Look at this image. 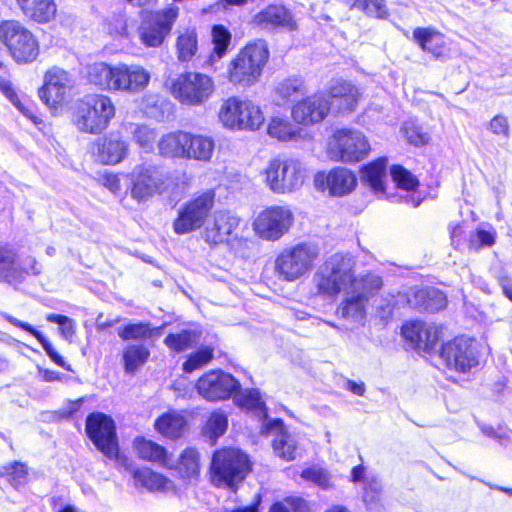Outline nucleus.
Masks as SVG:
<instances>
[{"instance_id": "nucleus-9", "label": "nucleus", "mask_w": 512, "mask_h": 512, "mask_svg": "<svg viewBox=\"0 0 512 512\" xmlns=\"http://www.w3.org/2000/svg\"><path fill=\"white\" fill-rule=\"evenodd\" d=\"M250 470L246 454L237 449L217 451L212 458L211 480L215 486L236 490Z\"/></svg>"}, {"instance_id": "nucleus-36", "label": "nucleus", "mask_w": 512, "mask_h": 512, "mask_svg": "<svg viewBox=\"0 0 512 512\" xmlns=\"http://www.w3.org/2000/svg\"><path fill=\"white\" fill-rule=\"evenodd\" d=\"M132 475L137 484L150 491L169 492L174 491L175 489L172 480L160 473L152 471L149 468L135 469L133 470Z\"/></svg>"}, {"instance_id": "nucleus-28", "label": "nucleus", "mask_w": 512, "mask_h": 512, "mask_svg": "<svg viewBox=\"0 0 512 512\" xmlns=\"http://www.w3.org/2000/svg\"><path fill=\"white\" fill-rule=\"evenodd\" d=\"M253 23L266 30H294L297 26L292 13L282 5L267 6L253 17Z\"/></svg>"}, {"instance_id": "nucleus-37", "label": "nucleus", "mask_w": 512, "mask_h": 512, "mask_svg": "<svg viewBox=\"0 0 512 512\" xmlns=\"http://www.w3.org/2000/svg\"><path fill=\"white\" fill-rule=\"evenodd\" d=\"M150 357L149 348L143 343L127 344L122 350L123 368L126 374H134Z\"/></svg>"}, {"instance_id": "nucleus-40", "label": "nucleus", "mask_w": 512, "mask_h": 512, "mask_svg": "<svg viewBox=\"0 0 512 512\" xmlns=\"http://www.w3.org/2000/svg\"><path fill=\"white\" fill-rule=\"evenodd\" d=\"M175 469L178 475L187 481L194 480L198 477L200 471V463H199V454L193 448L185 449L174 466L172 464V468Z\"/></svg>"}, {"instance_id": "nucleus-12", "label": "nucleus", "mask_w": 512, "mask_h": 512, "mask_svg": "<svg viewBox=\"0 0 512 512\" xmlns=\"http://www.w3.org/2000/svg\"><path fill=\"white\" fill-rule=\"evenodd\" d=\"M0 40L19 63L32 62L39 54L37 40L19 21H3L0 24Z\"/></svg>"}, {"instance_id": "nucleus-13", "label": "nucleus", "mask_w": 512, "mask_h": 512, "mask_svg": "<svg viewBox=\"0 0 512 512\" xmlns=\"http://www.w3.org/2000/svg\"><path fill=\"white\" fill-rule=\"evenodd\" d=\"M177 17V7H169L162 11L142 12V21L138 28L141 43L146 47H160L170 34Z\"/></svg>"}, {"instance_id": "nucleus-21", "label": "nucleus", "mask_w": 512, "mask_h": 512, "mask_svg": "<svg viewBox=\"0 0 512 512\" xmlns=\"http://www.w3.org/2000/svg\"><path fill=\"white\" fill-rule=\"evenodd\" d=\"M440 357L450 369L469 371L478 365V357L472 340L456 337L442 346Z\"/></svg>"}, {"instance_id": "nucleus-41", "label": "nucleus", "mask_w": 512, "mask_h": 512, "mask_svg": "<svg viewBox=\"0 0 512 512\" xmlns=\"http://www.w3.org/2000/svg\"><path fill=\"white\" fill-rule=\"evenodd\" d=\"M175 50L177 59L181 63L189 62L198 51V37L194 29L180 32L176 38Z\"/></svg>"}, {"instance_id": "nucleus-64", "label": "nucleus", "mask_w": 512, "mask_h": 512, "mask_svg": "<svg viewBox=\"0 0 512 512\" xmlns=\"http://www.w3.org/2000/svg\"><path fill=\"white\" fill-rule=\"evenodd\" d=\"M490 130L496 135H503L507 137L509 135V124L507 118L503 115H496L490 121Z\"/></svg>"}, {"instance_id": "nucleus-31", "label": "nucleus", "mask_w": 512, "mask_h": 512, "mask_svg": "<svg viewBox=\"0 0 512 512\" xmlns=\"http://www.w3.org/2000/svg\"><path fill=\"white\" fill-rule=\"evenodd\" d=\"M413 40L425 52L431 53L434 57L440 58L444 54L446 46L444 35L430 27H418L413 31Z\"/></svg>"}, {"instance_id": "nucleus-43", "label": "nucleus", "mask_w": 512, "mask_h": 512, "mask_svg": "<svg viewBox=\"0 0 512 512\" xmlns=\"http://www.w3.org/2000/svg\"><path fill=\"white\" fill-rule=\"evenodd\" d=\"M158 331V328H153L146 322L130 323L118 330V336L124 341H141L151 338Z\"/></svg>"}, {"instance_id": "nucleus-17", "label": "nucleus", "mask_w": 512, "mask_h": 512, "mask_svg": "<svg viewBox=\"0 0 512 512\" xmlns=\"http://www.w3.org/2000/svg\"><path fill=\"white\" fill-rule=\"evenodd\" d=\"M214 200V191L207 190L185 204L173 223L175 233L187 234L199 229L212 210Z\"/></svg>"}, {"instance_id": "nucleus-30", "label": "nucleus", "mask_w": 512, "mask_h": 512, "mask_svg": "<svg viewBox=\"0 0 512 512\" xmlns=\"http://www.w3.org/2000/svg\"><path fill=\"white\" fill-rule=\"evenodd\" d=\"M23 14L37 23H47L55 18L57 6L54 0H16Z\"/></svg>"}, {"instance_id": "nucleus-56", "label": "nucleus", "mask_w": 512, "mask_h": 512, "mask_svg": "<svg viewBox=\"0 0 512 512\" xmlns=\"http://www.w3.org/2000/svg\"><path fill=\"white\" fill-rule=\"evenodd\" d=\"M46 319L51 323H57L59 325V332L61 336L69 342L72 341L76 332V324L73 319L64 315L53 313L48 314Z\"/></svg>"}, {"instance_id": "nucleus-4", "label": "nucleus", "mask_w": 512, "mask_h": 512, "mask_svg": "<svg viewBox=\"0 0 512 512\" xmlns=\"http://www.w3.org/2000/svg\"><path fill=\"white\" fill-rule=\"evenodd\" d=\"M382 285V279L378 275L360 276L356 286L345 291L344 297L336 309L337 316L357 326H364L370 300Z\"/></svg>"}, {"instance_id": "nucleus-60", "label": "nucleus", "mask_w": 512, "mask_h": 512, "mask_svg": "<svg viewBox=\"0 0 512 512\" xmlns=\"http://www.w3.org/2000/svg\"><path fill=\"white\" fill-rule=\"evenodd\" d=\"M306 506L305 500L298 497H290L283 502L273 504L269 512H304Z\"/></svg>"}, {"instance_id": "nucleus-24", "label": "nucleus", "mask_w": 512, "mask_h": 512, "mask_svg": "<svg viewBox=\"0 0 512 512\" xmlns=\"http://www.w3.org/2000/svg\"><path fill=\"white\" fill-rule=\"evenodd\" d=\"M240 219L227 211H217L203 231V239L209 245L228 243L233 247L230 238L238 228Z\"/></svg>"}, {"instance_id": "nucleus-59", "label": "nucleus", "mask_w": 512, "mask_h": 512, "mask_svg": "<svg viewBox=\"0 0 512 512\" xmlns=\"http://www.w3.org/2000/svg\"><path fill=\"white\" fill-rule=\"evenodd\" d=\"M402 130L408 142L415 146L424 145L429 141L428 134L413 123L406 122Z\"/></svg>"}, {"instance_id": "nucleus-26", "label": "nucleus", "mask_w": 512, "mask_h": 512, "mask_svg": "<svg viewBox=\"0 0 512 512\" xmlns=\"http://www.w3.org/2000/svg\"><path fill=\"white\" fill-rule=\"evenodd\" d=\"M410 307L435 312L446 306L447 300L443 292L436 288H412L405 295L398 294Z\"/></svg>"}, {"instance_id": "nucleus-14", "label": "nucleus", "mask_w": 512, "mask_h": 512, "mask_svg": "<svg viewBox=\"0 0 512 512\" xmlns=\"http://www.w3.org/2000/svg\"><path fill=\"white\" fill-rule=\"evenodd\" d=\"M129 190L131 197L137 202H144L156 193L165 189L166 174L156 165L141 164L129 174Z\"/></svg>"}, {"instance_id": "nucleus-11", "label": "nucleus", "mask_w": 512, "mask_h": 512, "mask_svg": "<svg viewBox=\"0 0 512 512\" xmlns=\"http://www.w3.org/2000/svg\"><path fill=\"white\" fill-rule=\"evenodd\" d=\"M219 120L225 128L231 130H257L264 122V115L253 101L229 97L219 110Z\"/></svg>"}, {"instance_id": "nucleus-38", "label": "nucleus", "mask_w": 512, "mask_h": 512, "mask_svg": "<svg viewBox=\"0 0 512 512\" xmlns=\"http://www.w3.org/2000/svg\"><path fill=\"white\" fill-rule=\"evenodd\" d=\"M307 92L303 80L299 78H287L278 83L274 91V101L277 105H284L294 101Z\"/></svg>"}, {"instance_id": "nucleus-23", "label": "nucleus", "mask_w": 512, "mask_h": 512, "mask_svg": "<svg viewBox=\"0 0 512 512\" xmlns=\"http://www.w3.org/2000/svg\"><path fill=\"white\" fill-rule=\"evenodd\" d=\"M330 112V102L326 94L318 92L297 102L291 111L293 120L310 126L321 123Z\"/></svg>"}, {"instance_id": "nucleus-7", "label": "nucleus", "mask_w": 512, "mask_h": 512, "mask_svg": "<svg viewBox=\"0 0 512 512\" xmlns=\"http://www.w3.org/2000/svg\"><path fill=\"white\" fill-rule=\"evenodd\" d=\"M320 255L316 244L303 242L282 250L275 259V273L278 278L294 282L307 275Z\"/></svg>"}, {"instance_id": "nucleus-22", "label": "nucleus", "mask_w": 512, "mask_h": 512, "mask_svg": "<svg viewBox=\"0 0 512 512\" xmlns=\"http://www.w3.org/2000/svg\"><path fill=\"white\" fill-rule=\"evenodd\" d=\"M326 94L330 99V109L334 108L338 114L354 112L362 98V91L351 81L342 78L332 79L327 85Z\"/></svg>"}, {"instance_id": "nucleus-10", "label": "nucleus", "mask_w": 512, "mask_h": 512, "mask_svg": "<svg viewBox=\"0 0 512 512\" xmlns=\"http://www.w3.org/2000/svg\"><path fill=\"white\" fill-rule=\"evenodd\" d=\"M370 150V143L363 132L343 128L329 138L327 156L335 162L352 164L364 160Z\"/></svg>"}, {"instance_id": "nucleus-33", "label": "nucleus", "mask_w": 512, "mask_h": 512, "mask_svg": "<svg viewBox=\"0 0 512 512\" xmlns=\"http://www.w3.org/2000/svg\"><path fill=\"white\" fill-rule=\"evenodd\" d=\"M188 140V132L175 131L167 133L159 139L158 151L165 157L186 159Z\"/></svg>"}, {"instance_id": "nucleus-46", "label": "nucleus", "mask_w": 512, "mask_h": 512, "mask_svg": "<svg viewBox=\"0 0 512 512\" xmlns=\"http://www.w3.org/2000/svg\"><path fill=\"white\" fill-rule=\"evenodd\" d=\"M213 356V348L208 346L202 347L189 355L188 359L183 363V370L187 373H191L201 369L213 359Z\"/></svg>"}, {"instance_id": "nucleus-19", "label": "nucleus", "mask_w": 512, "mask_h": 512, "mask_svg": "<svg viewBox=\"0 0 512 512\" xmlns=\"http://www.w3.org/2000/svg\"><path fill=\"white\" fill-rule=\"evenodd\" d=\"M241 388L240 382L222 370H211L201 376L196 389L207 401H221L231 398Z\"/></svg>"}, {"instance_id": "nucleus-16", "label": "nucleus", "mask_w": 512, "mask_h": 512, "mask_svg": "<svg viewBox=\"0 0 512 512\" xmlns=\"http://www.w3.org/2000/svg\"><path fill=\"white\" fill-rule=\"evenodd\" d=\"M86 433L93 444L107 458H118L116 428L113 419L101 412H93L86 419Z\"/></svg>"}, {"instance_id": "nucleus-27", "label": "nucleus", "mask_w": 512, "mask_h": 512, "mask_svg": "<svg viewBox=\"0 0 512 512\" xmlns=\"http://www.w3.org/2000/svg\"><path fill=\"white\" fill-rule=\"evenodd\" d=\"M263 428L267 434L275 437L273 440V450L278 457L285 461H291L296 458V440L287 432L282 420H269L264 423Z\"/></svg>"}, {"instance_id": "nucleus-51", "label": "nucleus", "mask_w": 512, "mask_h": 512, "mask_svg": "<svg viewBox=\"0 0 512 512\" xmlns=\"http://www.w3.org/2000/svg\"><path fill=\"white\" fill-rule=\"evenodd\" d=\"M1 316L14 326L22 328L23 330L32 334L39 341V343L41 344L42 348L45 350L48 356L56 352L53 345L43 336V334L34 329L33 326H31L30 324L20 321L7 313H1Z\"/></svg>"}, {"instance_id": "nucleus-35", "label": "nucleus", "mask_w": 512, "mask_h": 512, "mask_svg": "<svg viewBox=\"0 0 512 512\" xmlns=\"http://www.w3.org/2000/svg\"><path fill=\"white\" fill-rule=\"evenodd\" d=\"M158 433L170 439H177L183 436L187 429V421L183 415L176 411L164 413L154 423Z\"/></svg>"}, {"instance_id": "nucleus-6", "label": "nucleus", "mask_w": 512, "mask_h": 512, "mask_svg": "<svg viewBox=\"0 0 512 512\" xmlns=\"http://www.w3.org/2000/svg\"><path fill=\"white\" fill-rule=\"evenodd\" d=\"M165 86L171 96L185 106L204 105L215 92V83L211 76L186 71L166 80Z\"/></svg>"}, {"instance_id": "nucleus-15", "label": "nucleus", "mask_w": 512, "mask_h": 512, "mask_svg": "<svg viewBox=\"0 0 512 512\" xmlns=\"http://www.w3.org/2000/svg\"><path fill=\"white\" fill-rule=\"evenodd\" d=\"M293 222L294 215L288 207L273 205L257 215L253 229L260 238L277 241L290 230Z\"/></svg>"}, {"instance_id": "nucleus-2", "label": "nucleus", "mask_w": 512, "mask_h": 512, "mask_svg": "<svg viewBox=\"0 0 512 512\" xmlns=\"http://www.w3.org/2000/svg\"><path fill=\"white\" fill-rule=\"evenodd\" d=\"M356 261L350 254L336 253L330 256L313 276L317 292L327 297H335L347 291L359 277L355 275Z\"/></svg>"}, {"instance_id": "nucleus-8", "label": "nucleus", "mask_w": 512, "mask_h": 512, "mask_svg": "<svg viewBox=\"0 0 512 512\" xmlns=\"http://www.w3.org/2000/svg\"><path fill=\"white\" fill-rule=\"evenodd\" d=\"M268 57L269 51L264 41L246 45L230 63V82L243 87L253 85L261 76Z\"/></svg>"}, {"instance_id": "nucleus-58", "label": "nucleus", "mask_w": 512, "mask_h": 512, "mask_svg": "<svg viewBox=\"0 0 512 512\" xmlns=\"http://www.w3.org/2000/svg\"><path fill=\"white\" fill-rule=\"evenodd\" d=\"M439 340V332L437 327L433 325H426L424 323L423 329L421 332V338L416 344V348L422 349L424 351L432 350Z\"/></svg>"}, {"instance_id": "nucleus-55", "label": "nucleus", "mask_w": 512, "mask_h": 512, "mask_svg": "<svg viewBox=\"0 0 512 512\" xmlns=\"http://www.w3.org/2000/svg\"><path fill=\"white\" fill-rule=\"evenodd\" d=\"M495 238L496 233L494 230L477 229L469 237V249L478 251L484 247H490L495 243Z\"/></svg>"}, {"instance_id": "nucleus-63", "label": "nucleus", "mask_w": 512, "mask_h": 512, "mask_svg": "<svg viewBox=\"0 0 512 512\" xmlns=\"http://www.w3.org/2000/svg\"><path fill=\"white\" fill-rule=\"evenodd\" d=\"M423 325L424 323L422 322H409L403 325L402 327L403 337L407 341H409L414 347H416L419 338H421Z\"/></svg>"}, {"instance_id": "nucleus-39", "label": "nucleus", "mask_w": 512, "mask_h": 512, "mask_svg": "<svg viewBox=\"0 0 512 512\" xmlns=\"http://www.w3.org/2000/svg\"><path fill=\"white\" fill-rule=\"evenodd\" d=\"M387 159L381 157L372 161L362 170V179L376 193L384 192V179L386 178Z\"/></svg>"}, {"instance_id": "nucleus-34", "label": "nucleus", "mask_w": 512, "mask_h": 512, "mask_svg": "<svg viewBox=\"0 0 512 512\" xmlns=\"http://www.w3.org/2000/svg\"><path fill=\"white\" fill-rule=\"evenodd\" d=\"M186 159L209 162L215 151V141L211 136L188 133Z\"/></svg>"}, {"instance_id": "nucleus-32", "label": "nucleus", "mask_w": 512, "mask_h": 512, "mask_svg": "<svg viewBox=\"0 0 512 512\" xmlns=\"http://www.w3.org/2000/svg\"><path fill=\"white\" fill-rule=\"evenodd\" d=\"M133 447L141 459L158 463L166 468H172V460L166 449L158 443L144 437H137L134 440Z\"/></svg>"}, {"instance_id": "nucleus-20", "label": "nucleus", "mask_w": 512, "mask_h": 512, "mask_svg": "<svg viewBox=\"0 0 512 512\" xmlns=\"http://www.w3.org/2000/svg\"><path fill=\"white\" fill-rule=\"evenodd\" d=\"M73 87L72 75L68 71L54 66L45 73L43 86L39 89V96L48 107L57 108L66 101Z\"/></svg>"}, {"instance_id": "nucleus-44", "label": "nucleus", "mask_w": 512, "mask_h": 512, "mask_svg": "<svg viewBox=\"0 0 512 512\" xmlns=\"http://www.w3.org/2000/svg\"><path fill=\"white\" fill-rule=\"evenodd\" d=\"M231 40L230 32L222 25H215L212 29L213 52L209 58L210 64L221 59Z\"/></svg>"}, {"instance_id": "nucleus-49", "label": "nucleus", "mask_w": 512, "mask_h": 512, "mask_svg": "<svg viewBox=\"0 0 512 512\" xmlns=\"http://www.w3.org/2000/svg\"><path fill=\"white\" fill-rule=\"evenodd\" d=\"M351 7L376 18H385L388 15L384 0H353Z\"/></svg>"}, {"instance_id": "nucleus-1", "label": "nucleus", "mask_w": 512, "mask_h": 512, "mask_svg": "<svg viewBox=\"0 0 512 512\" xmlns=\"http://www.w3.org/2000/svg\"><path fill=\"white\" fill-rule=\"evenodd\" d=\"M150 72L139 64L96 62L88 66L87 80L97 89L107 92L136 94L150 82Z\"/></svg>"}, {"instance_id": "nucleus-42", "label": "nucleus", "mask_w": 512, "mask_h": 512, "mask_svg": "<svg viewBox=\"0 0 512 512\" xmlns=\"http://www.w3.org/2000/svg\"><path fill=\"white\" fill-rule=\"evenodd\" d=\"M267 132L269 136L279 141H290L300 134V129L288 119L273 117L268 123Z\"/></svg>"}, {"instance_id": "nucleus-29", "label": "nucleus", "mask_w": 512, "mask_h": 512, "mask_svg": "<svg viewBox=\"0 0 512 512\" xmlns=\"http://www.w3.org/2000/svg\"><path fill=\"white\" fill-rule=\"evenodd\" d=\"M326 181L329 193L333 196H343L352 192L357 184L355 174L347 168L337 167L327 175L318 174L316 182Z\"/></svg>"}, {"instance_id": "nucleus-48", "label": "nucleus", "mask_w": 512, "mask_h": 512, "mask_svg": "<svg viewBox=\"0 0 512 512\" xmlns=\"http://www.w3.org/2000/svg\"><path fill=\"white\" fill-rule=\"evenodd\" d=\"M392 180L398 188L403 190H414L418 185V179L407 169L400 165H394L390 169Z\"/></svg>"}, {"instance_id": "nucleus-61", "label": "nucleus", "mask_w": 512, "mask_h": 512, "mask_svg": "<svg viewBox=\"0 0 512 512\" xmlns=\"http://www.w3.org/2000/svg\"><path fill=\"white\" fill-rule=\"evenodd\" d=\"M5 474L9 476V480L14 486L23 484L28 475L27 467L24 463L13 462L9 466L3 467Z\"/></svg>"}, {"instance_id": "nucleus-52", "label": "nucleus", "mask_w": 512, "mask_h": 512, "mask_svg": "<svg viewBox=\"0 0 512 512\" xmlns=\"http://www.w3.org/2000/svg\"><path fill=\"white\" fill-rule=\"evenodd\" d=\"M133 140L145 151H151L156 139V132L145 125H131Z\"/></svg>"}, {"instance_id": "nucleus-62", "label": "nucleus", "mask_w": 512, "mask_h": 512, "mask_svg": "<svg viewBox=\"0 0 512 512\" xmlns=\"http://www.w3.org/2000/svg\"><path fill=\"white\" fill-rule=\"evenodd\" d=\"M404 302L398 295H388L385 298H382L377 305V313L378 316L382 319L389 317L392 314L393 308L397 305H400Z\"/></svg>"}, {"instance_id": "nucleus-3", "label": "nucleus", "mask_w": 512, "mask_h": 512, "mask_svg": "<svg viewBox=\"0 0 512 512\" xmlns=\"http://www.w3.org/2000/svg\"><path fill=\"white\" fill-rule=\"evenodd\" d=\"M111 98L104 94H90L76 101L72 123L81 133L98 135L105 131L115 116Z\"/></svg>"}, {"instance_id": "nucleus-57", "label": "nucleus", "mask_w": 512, "mask_h": 512, "mask_svg": "<svg viewBox=\"0 0 512 512\" xmlns=\"http://www.w3.org/2000/svg\"><path fill=\"white\" fill-rule=\"evenodd\" d=\"M381 483L375 478H366L364 486L363 500L366 503L368 509L373 510L380 501Z\"/></svg>"}, {"instance_id": "nucleus-18", "label": "nucleus", "mask_w": 512, "mask_h": 512, "mask_svg": "<svg viewBox=\"0 0 512 512\" xmlns=\"http://www.w3.org/2000/svg\"><path fill=\"white\" fill-rule=\"evenodd\" d=\"M40 272L41 268L34 258L22 260L13 246L0 243L1 282L19 284L27 275H38Z\"/></svg>"}, {"instance_id": "nucleus-47", "label": "nucleus", "mask_w": 512, "mask_h": 512, "mask_svg": "<svg viewBox=\"0 0 512 512\" xmlns=\"http://www.w3.org/2000/svg\"><path fill=\"white\" fill-rule=\"evenodd\" d=\"M228 426L227 416L220 411H214L209 416L204 427V433L211 439L216 440L223 435Z\"/></svg>"}, {"instance_id": "nucleus-45", "label": "nucleus", "mask_w": 512, "mask_h": 512, "mask_svg": "<svg viewBox=\"0 0 512 512\" xmlns=\"http://www.w3.org/2000/svg\"><path fill=\"white\" fill-rule=\"evenodd\" d=\"M195 331L182 330L180 333L169 334L165 340V345L175 352H182L192 346L197 341Z\"/></svg>"}, {"instance_id": "nucleus-25", "label": "nucleus", "mask_w": 512, "mask_h": 512, "mask_svg": "<svg viewBox=\"0 0 512 512\" xmlns=\"http://www.w3.org/2000/svg\"><path fill=\"white\" fill-rule=\"evenodd\" d=\"M94 155L106 165H115L124 160L128 153V144L118 133H110L94 142Z\"/></svg>"}, {"instance_id": "nucleus-53", "label": "nucleus", "mask_w": 512, "mask_h": 512, "mask_svg": "<svg viewBox=\"0 0 512 512\" xmlns=\"http://www.w3.org/2000/svg\"><path fill=\"white\" fill-rule=\"evenodd\" d=\"M301 477L322 489H328L332 486L331 476L327 470L318 466H312L301 472Z\"/></svg>"}, {"instance_id": "nucleus-50", "label": "nucleus", "mask_w": 512, "mask_h": 512, "mask_svg": "<svg viewBox=\"0 0 512 512\" xmlns=\"http://www.w3.org/2000/svg\"><path fill=\"white\" fill-rule=\"evenodd\" d=\"M1 316L14 326L22 328L23 330L32 334L39 341V343L41 344L42 348L45 350L48 356L56 352L53 345L43 336V334L34 329L33 326H31L30 324L20 321L7 313H1Z\"/></svg>"}, {"instance_id": "nucleus-5", "label": "nucleus", "mask_w": 512, "mask_h": 512, "mask_svg": "<svg viewBox=\"0 0 512 512\" xmlns=\"http://www.w3.org/2000/svg\"><path fill=\"white\" fill-rule=\"evenodd\" d=\"M265 185L276 194H288L301 188L307 168L298 158L278 156L268 161L261 172Z\"/></svg>"}, {"instance_id": "nucleus-54", "label": "nucleus", "mask_w": 512, "mask_h": 512, "mask_svg": "<svg viewBox=\"0 0 512 512\" xmlns=\"http://www.w3.org/2000/svg\"><path fill=\"white\" fill-rule=\"evenodd\" d=\"M237 405L247 409H264V402L261 400L260 393L256 389H246L242 392L238 391L233 396Z\"/></svg>"}]
</instances>
